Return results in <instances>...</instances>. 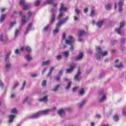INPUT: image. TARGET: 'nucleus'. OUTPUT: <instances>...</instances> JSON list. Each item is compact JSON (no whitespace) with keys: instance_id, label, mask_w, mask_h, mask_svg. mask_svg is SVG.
<instances>
[{"instance_id":"1","label":"nucleus","mask_w":126,"mask_h":126,"mask_svg":"<svg viewBox=\"0 0 126 126\" xmlns=\"http://www.w3.org/2000/svg\"><path fill=\"white\" fill-rule=\"evenodd\" d=\"M74 42H75V39L74 37L71 35H69L68 39L65 40V44H67V45H71L70 50L72 53H73V51H74V48L73 47V45H72V43H74Z\"/></svg>"},{"instance_id":"2","label":"nucleus","mask_w":126,"mask_h":126,"mask_svg":"<svg viewBox=\"0 0 126 126\" xmlns=\"http://www.w3.org/2000/svg\"><path fill=\"white\" fill-rule=\"evenodd\" d=\"M63 10L64 11H66V10H67V8H66V7H64V5L63 4V3L62 2L61 3V7L59 8V11L60 13L58 15V18L59 19H61V18L63 17V12H62Z\"/></svg>"},{"instance_id":"3","label":"nucleus","mask_w":126,"mask_h":126,"mask_svg":"<svg viewBox=\"0 0 126 126\" xmlns=\"http://www.w3.org/2000/svg\"><path fill=\"white\" fill-rule=\"evenodd\" d=\"M95 49L97 53H98L99 55H101L102 57H106V56H108V51H104V52H103L101 47L96 46Z\"/></svg>"},{"instance_id":"4","label":"nucleus","mask_w":126,"mask_h":126,"mask_svg":"<svg viewBox=\"0 0 126 126\" xmlns=\"http://www.w3.org/2000/svg\"><path fill=\"white\" fill-rule=\"evenodd\" d=\"M125 27V22L122 21L120 23V27L118 29H116L115 31L117 32L118 34L119 35H122V32H121V30H122V28Z\"/></svg>"},{"instance_id":"5","label":"nucleus","mask_w":126,"mask_h":126,"mask_svg":"<svg viewBox=\"0 0 126 126\" xmlns=\"http://www.w3.org/2000/svg\"><path fill=\"white\" fill-rule=\"evenodd\" d=\"M80 74H81V72L80 71V67H79L78 68L77 73L74 76V79L77 80V81H80L81 80V76H80Z\"/></svg>"},{"instance_id":"6","label":"nucleus","mask_w":126,"mask_h":126,"mask_svg":"<svg viewBox=\"0 0 126 126\" xmlns=\"http://www.w3.org/2000/svg\"><path fill=\"white\" fill-rule=\"evenodd\" d=\"M75 66H76V64H75V63H72L70 65V68L66 69V73H69L73 71V70L75 68Z\"/></svg>"},{"instance_id":"7","label":"nucleus","mask_w":126,"mask_h":126,"mask_svg":"<svg viewBox=\"0 0 126 126\" xmlns=\"http://www.w3.org/2000/svg\"><path fill=\"white\" fill-rule=\"evenodd\" d=\"M84 57V54L83 53L81 52L79 55L74 58V61L75 62H78L79 61H81Z\"/></svg>"},{"instance_id":"8","label":"nucleus","mask_w":126,"mask_h":126,"mask_svg":"<svg viewBox=\"0 0 126 126\" xmlns=\"http://www.w3.org/2000/svg\"><path fill=\"white\" fill-rule=\"evenodd\" d=\"M69 18V17H68V16H67L66 18L59 21L57 23V24H59V25L62 26V25L63 24V23H66L67 22V20H68Z\"/></svg>"},{"instance_id":"9","label":"nucleus","mask_w":126,"mask_h":126,"mask_svg":"<svg viewBox=\"0 0 126 126\" xmlns=\"http://www.w3.org/2000/svg\"><path fill=\"white\" fill-rule=\"evenodd\" d=\"M51 109H46L44 110H42L39 111V114L41 115H43L44 116L48 115L49 112H51Z\"/></svg>"},{"instance_id":"10","label":"nucleus","mask_w":126,"mask_h":126,"mask_svg":"<svg viewBox=\"0 0 126 126\" xmlns=\"http://www.w3.org/2000/svg\"><path fill=\"white\" fill-rule=\"evenodd\" d=\"M41 116V114H40V112L38 111L37 113H35L34 114L32 115H31L29 117L30 119H37V118H39Z\"/></svg>"},{"instance_id":"11","label":"nucleus","mask_w":126,"mask_h":126,"mask_svg":"<svg viewBox=\"0 0 126 126\" xmlns=\"http://www.w3.org/2000/svg\"><path fill=\"white\" fill-rule=\"evenodd\" d=\"M104 22H105V20H102L96 22V25L97 27H98V28H101V27H102V26H103Z\"/></svg>"},{"instance_id":"12","label":"nucleus","mask_w":126,"mask_h":126,"mask_svg":"<svg viewBox=\"0 0 126 126\" xmlns=\"http://www.w3.org/2000/svg\"><path fill=\"white\" fill-rule=\"evenodd\" d=\"M32 23H30L29 24L27 28V30L25 32V35H27V34L29 33V31H30V29L32 28Z\"/></svg>"},{"instance_id":"13","label":"nucleus","mask_w":126,"mask_h":126,"mask_svg":"<svg viewBox=\"0 0 126 126\" xmlns=\"http://www.w3.org/2000/svg\"><path fill=\"white\" fill-rule=\"evenodd\" d=\"M60 27H61V26L58 24H57L55 29L53 30V34H57V33H59L60 31Z\"/></svg>"},{"instance_id":"14","label":"nucleus","mask_w":126,"mask_h":126,"mask_svg":"<svg viewBox=\"0 0 126 126\" xmlns=\"http://www.w3.org/2000/svg\"><path fill=\"white\" fill-rule=\"evenodd\" d=\"M8 118H9L8 123L10 124L12 123V122H13V121L14 120V118H15V115H10L8 116Z\"/></svg>"},{"instance_id":"15","label":"nucleus","mask_w":126,"mask_h":126,"mask_svg":"<svg viewBox=\"0 0 126 126\" xmlns=\"http://www.w3.org/2000/svg\"><path fill=\"white\" fill-rule=\"evenodd\" d=\"M26 22H27L26 21V17L25 15H23L22 17V22H21V25L23 26H24L25 25Z\"/></svg>"},{"instance_id":"16","label":"nucleus","mask_w":126,"mask_h":126,"mask_svg":"<svg viewBox=\"0 0 126 126\" xmlns=\"http://www.w3.org/2000/svg\"><path fill=\"white\" fill-rule=\"evenodd\" d=\"M58 113L59 116H60V117L62 118H63V115L65 114L64 110H63V108H61L60 110H58Z\"/></svg>"},{"instance_id":"17","label":"nucleus","mask_w":126,"mask_h":126,"mask_svg":"<svg viewBox=\"0 0 126 126\" xmlns=\"http://www.w3.org/2000/svg\"><path fill=\"white\" fill-rule=\"evenodd\" d=\"M39 102H48V96L46 95L38 100Z\"/></svg>"},{"instance_id":"18","label":"nucleus","mask_w":126,"mask_h":126,"mask_svg":"<svg viewBox=\"0 0 126 126\" xmlns=\"http://www.w3.org/2000/svg\"><path fill=\"white\" fill-rule=\"evenodd\" d=\"M55 20H56V15H55V13H53L52 16L50 20V23L53 24L55 22Z\"/></svg>"},{"instance_id":"19","label":"nucleus","mask_w":126,"mask_h":126,"mask_svg":"<svg viewBox=\"0 0 126 126\" xmlns=\"http://www.w3.org/2000/svg\"><path fill=\"white\" fill-rule=\"evenodd\" d=\"M6 17V15L5 14H2L0 17V22L1 23L3 22V21H4V19H5Z\"/></svg>"},{"instance_id":"20","label":"nucleus","mask_w":126,"mask_h":126,"mask_svg":"<svg viewBox=\"0 0 126 126\" xmlns=\"http://www.w3.org/2000/svg\"><path fill=\"white\" fill-rule=\"evenodd\" d=\"M86 34V32H85V31H80L79 32L78 37H82V36H84V35H85Z\"/></svg>"},{"instance_id":"21","label":"nucleus","mask_w":126,"mask_h":126,"mask_svg":"<svg viewBox=\"0 0 126 126\" xmlns=\"http://www.w3.org/2000/svg\"><path fill=\"white\" fill-rule=\"evenodd\" d=\"M63 56L65 58V59H67V58H68L69 56V52L68 51H66L63 52Z\"/></svg>"},{"instance_id":"22","label":"nucleus","mask_w":126,"mask_h":126,"mask_svg":"<svg viewBox=\"0 0 126 126\" xmlns=\"http://www.w3.org/2000/svg\"><path fill=\"white\" fill-rule=\"evenodd\" d=\"M16 24V21H14L10 23L9 27L8 28V30H10L14 25Z\"/></svg>"},{"instance_id":"23","label":"nucleus","mask_w":126,"mask_h":126,"mask_svg":"<svg viewBox=\"0 0 126 126\" xmlns=\"http://www.w3.org/2000/svg\"><path fill=\"white\" fill-rule=\"evenodd\" d=\"M55 67L54 66H52L50 67V71L47 74V77H49L51 74H52V72H53V70H54Z\"/></svg>"},{"instance_id":"24","label":"nucleus","mask_w":126,"mask_h":126,"mask_svg":"<svg viewBox=\"0 0 126 126\" xmlns=\"http://www.w3.org/2000/svg\"><path fill=\"white\" fill-rule=\"evenodd\" d=\"M60 86H61V85H56L54 88V89H52V91H54V92H57V91L59 90V88H60Z\"/></svg>"},{"instance_id":"25","label":"nucleus","mask_w":126,"mask_h":126,"mask_svg":"<svg viewBox=\"0 0 126 126\" xmlns=\"http://www.w3.org/2000/svg\"><path fill=\"white\" fill-rule=\"evenodd\" d=\"M10 67H11V64L10 63H7L5 64V68L7 70H8V69H10Z\"/></svg>"},{"instance_id":"26","label":"nucleus","mask_w":126,"mask_h":126,"mask_svg":"<svg viewBox=\"0 0 126 126\" xmlns=\"http://www.w3.org/2000/svg\"><path fill=\"white\" fill-rule=\"evenodd\" d=\"M10 54H11V51H10L9 53H7L5 59V62H6L7 60H8V58H9V56H10Z\"/></svg>"},{"instance_id":"27","label":"nucleus","mask_w":126,"mask_h":126,"mask_svg":"<svg viewBox=\"0 0 126 126\" xmlns=\"http://www.w3.org/2000/svg\"><path fill=\"white\" fill-rule=\"evenodd\" d=\"M123 66L124 64H123V63H121L119 65H115V67H117V68H122V67H123Z\"/></svg>"},{"instance_id":"28","label":"nucleus","mask_w":126,"mask_h":126,"mask_svg":"<svg viewBox=\"0 0 126 126\" xmlns=\"http://www.w3.org/2000/svg\"><path fill=\"white\" fill-rule=\"evenodd\" d=\"M98 53L96 54V59L97 61H101V56Z\"/></svg>"},{"instance_id":"29","label":"nucleus","mask_w":126,"mask_h":126,"mask_svg":"<svg viewBox=\"0 0 126 126\" xmlns=\"http://www.w3.org/2000/svg\"><path fill=\"white\" fill-rule=\"evenodd\" d=\"M50 60L43 62H42L41 65L44 66V65H46V64H49V63H50Z\"/></svg>"},{"instance_id":"30","label":"nucleus","mask_w":126,"mask_h":126,"mask_svg":"<svg viewBox=\"0 0 126 126\" xmlns=\"http://www.w3.org/2000/svg\"><path fill=\"white\" fill-rule=\"evenodd\" d=\"M71 86V81H69L68 82V85L65 87V89L67 90L70 88Z\"/></svg>"},{"instance_id":"31","label":"nucleus","mask_w":126,"mask_h":126,"mask_svg":"<svg viewBox=\"0 0 126 126\" xmlns=\"http://www.w3.org/2000/svg\"><path fill=\"white\" fill-rule=\"evenodd\" d=\"M20 5H25V0H20V3H19Z\"/></svg>"},{"instance_id":"32","label":"nucleus","mask_w":126,"mask_h":126,"mask_svg":"<svg viewBox=\"0 0 126 126\" xmlns=\"http://www.w3.org/2000/svg\"><path fill=\"white\" fill-rule=\"evenodd\" d=\"M17 113V110H16V108H13L11 111V114H16Z\"/></svg>"},{"instance_id":"33","label":"nucleus","mask_w":126,"mask_h":126,"mask_svg":"<svg viewBox=\"0 0 126 126\" xmlns=\"http://www.w3.org/2000/svg\"><path fill=\"white\" fill-rule=\"evenodd\" d=\"M113 120H115V122H118V121L119 120V116L117 115H115L113 117Z\"/></svg>"},{"instance_id":"34","label":"nucleus","mask_w":126,"mask_h":126,"mask_svg":"<svg viewBox=\"0 0 126 126\" xmlns=\"http://www.w3.org/2000/svg\"><path fill=\"white\" fill-rule=\"evenodd\" d=\"M26 51H27V52H28V53H31V48H30V47H29V46H27L26 47Z\"/></svg>"},{"instance_id":"35","label":"nucleus","mask_w":126,"mask_h":126,"mask_svg":"<svg viewBox=\"0 0 126 126\" xmlns=\"http://www.w3.org/2000/svg\"><path fill=\"white\" fill-rule=\"evenodd\" d=\"M84 93H85V92H84V89H83V88H82L80 91V95L82 96L83 94H84Z\"/></svg>"},{"instance_id":"36","label":"nucleus","mask_w":126,"mask_h":126,"mask_svg":"<svg viewBox=\"0 0 126 126\" xmlns=\"http://www.w3.org/2000/svg\"><path fill=\"white\" fill-rule=\"evenodd\" d=\"M86 103V101L83 100L82 103H80V107L82 108V107Z\"/></svg>"},{"instance_id":"37","label":"nucleus","mask_w":126,"mask_h":126,"mask_svg":"<svg viewBox=\"0 0 126 126\" xmlns=\"http://www.w3.org/2000/svg\"><path fill=\"white\" fill-rule=\"evenodd\" d=\"M105 8L106 9H107V10H109V9H111V4H107L106 6H105Z\"/></svg>"},{"instance_id":"38","label":"nucleus","mask_w":126,"mask_h":126,"mask_svg":"<svg viewBox=\"0 0 126 126\" xmlns=\"http://www.w3.org/2000/svg\"><path fill=\"white\" fill-rule=\"evenodd\" d=\"M26 58L27 59V61L28 62H29V61H31V60H32V57H31L30 55H26Z\"/></svg>"},{"instance_id":"39","label":"nucleus","mask_w":126,"mask_h":126,"mask_svg":"<svg viewBox=\"0 0 126 126\" xmlns=\"http://www.w3.org/2000/svg\"><path fill=\"white\" fill-rule=\"evenodd\" d=\"M94 15H95V12L94 11V10H91L90 16H94Z\"/></svg>"},{"instance_id":"40","label":"nucleus","mask_w":126,"mask_h":126,"mask_svg":"<svg viewBox=\"0 0 126 126\" xmlns=\"http://www.w3.org/2000/svg\"><path fill=\"white\" fill-rule=\"evenodd\" d=\"M35 6H39L40 5V0H36L34 3Z\"/></svg>"},{"instance_id":"41","label":"nucleus","mask_w":126,"mask_h":126,"mask_svg":"<svg viewBox=\"0 0 126 126\" xmlns=\"http://www.w3.org/2000/svg\"><path fill=\"white\" fill-rule=\"evenodd\" d=\"M56 59L57 60H58V61H60V60H62V59H63V57H62L61 55H59L56 57Z\"/></svg>"},{"instance_id":"42","label":"nucleus","mask_w":126,"mask_h":126,"mask_svg":"<svg viewBox=\"0 0 126 126\" xmlns=\"http://www.w3.org/2000/svg\"><path fill=\"white\" fill-rule=\"evenodd\" d=\"M118 5L119 7H123V5H124V2L123 1H120L118 3Z\"/></svg>"},{"instance_id":"43","label":"nucleus","mask_w":126,"mask_h":126,"mask_svg":"<svg viewBox=\"0 0 126 126\" xmlns=\"http://www.w3.org/2000/svg\"><path fill=\"white\" fill-rule=\"evenodd\" d=\"M49 27H50V26L47 25L46 27H45L43 28V31H48V30H49Z\"/></svg>"},{"instance_id":"44","label":"nucleus","mask_w":126,"mask_h":126,"mask_svg":"<svg viewBox=\"0 0 126 126\" xmlns=\"http://www.w3.org/2000/svg\"><path fill=\"white\" fill-rule=\"evenodd\" d=\"M47 85V81L44 80L42 83V86H43V87H45Z\"/></svg>"},{"instance_id":"45","label":"nucleus","mask_w":126,"mask_h":126,"mask_svg":"<svg viewBox=\"0 0 126 126\" xmlns=\"http://www.w3.org/2000/svg\"><path fill=\"white\" fill-rule=\"evenodd\" d=\"M22 6H23V9L24 10H25L26 9H28V5H26L25 4V5H23Z\"/></svg>"},{"instance_id":"46","label":"nucleus","mask_w":126,"mask_h":126,"mask_svg":"<svg viewBox=\"0 0 126 126\" xmlns=\"http://www.w3.org/2000/svg\"><path fill=\"white\" fill-rule=\"evenodd\" d=\"M117 44V40H113L111 42V46H114V45H116Z\"/></svg>"},{"instance_id":"47","label":"nucleus","mask_w":126,"mask_h":126,"mask_svg":"<svg viewBox=\"0 0 126 126\" xmlns=\"http://www.w3.org/2000/svg\"><path fill=\"white\" fill-rule=\"evenodd\" d=\"M18 33H19V31H18V30H16L14 33L15 37H16L17 36Z\"/></svg>"},{"instance_id":"48","label":"nucleus","mask_w":126,"mask_h":126,"mask_svg":"<svg viewBox=\"0 0 126 126\" xmlns=\"http://www.w3.org/2000/svg\"><path fill=\"white\" fill-rule=\"evenodd\" d=\"M32 14H33V13L32 12L29 11L28 12V15L29 18L31 17V16H32Z\"/></svg>"},{"instance_id":"49","label":"nucleus","mask_w":126,"mask_h":126,"mask_svg":"<svg viewBox=\"0 0 126 126\" xmlns=\"http://www.w3.org/2000/svg\"><path fill=\"white\" fill-rule=\"evenodd\" d=\"M75 11L77 15H78L80 12V10L78 9H75Z\"/></svg>"},{"instance_id":"50","label":"nucleus","mask_w":126,"mask_h":126,"mask_svg":"<svg viewBox=\"0 0 126 126\" xmlns=\"http://www.w3.org/2000/svg\"><path fill=\"white\" fill-rule=\"evenodd\" d=\"M19 85V83L17 82L16 83L13 87V89H15L16 87H17V86Z\"/></svg>"},{"instance_id":"51","label":"nucleus","mask_w":126,"mask_h":126,"mask_svg":"<svg viewBox=\"0 0 126 126\" xmlns=\"http://www.w3.org/2000/svg\"><path fill=\"white\" fill-rule=\"evenodd\" d=\"M47 3H52V4L54 5V6H57V4H55L53 2H52V1H47Z\"/></svg>"},{"instance_id":"52","label":"nucleus","mask_w":126,"mask_h":126,"mask_svg":"<svg viewBox=\"0 0 126 126\" xmlns=\"http://www.w3.org/2000/svg\"><path fill=\"white\" fill-rule=\"evenodd\" d=\"M106 99V95H103L102 98L100 100V102H102V101H104Z\"/></svg>"},{"instance_id":"53","label":"nucleus","mask_w":126,"mask_h":126,"mask_svg":"<svg viewBox=\"0 0 126 126\" xmlns=\"http://www.w3.org/2000/svg\"><path fill=\"white\" fill-rule=\"evenodd\" d=\"M28 98H29V97L28 96L25 98V100L23 101V104H25V103L27 102V100H28Z\"/></svg>"},{"instance_id":"54","label":"nucleus","mask_w":126,"mask_h":126,"mask_svg":"<svg viewBox=\"0 0 126 126\" xmlns=\"http://www.w3.org/2000/svg\"><path fill=\"white\" fill-rule=\"evenodd\" d=\"M0 41H3V34H1L0 35Z\"/></svg>"},{"instance_id":"55","label":"nucleus","mask_w":126,"mask_h":126,"mask_svg":"<svg viewBox=\"0 0 126 126\" xmlns=\"http://www.w3.org/2000/svg\"><path fill=\"white\" fill-rule=\"evenodd\" d=\"M125 42H126V38H121V43H125Z\"/></svg>"},{"instance_id":"56","label":"nucleus","mask_w":126,"mask_h":126,"mask_svg":"<svg viewBox=\"0 0 126 126\" xmlns=\"http://www.w3.org/2000/svg\"><path fill=\"white\" fill-rule=\"evenodd\" d=\"M15 54L16 55H18V54H20V53H19V50L18 49H16V50L15 51Z\"/></svg>"},{"instance_id":"57","label":"nucleus","mask_w":126,"mask_h":126,"mask_svg":"<svg viewBox=\"0 0 126 126\" xmlns=\"http://www.w3.org/2000/svg\"><path fill=\"white\" fill-rule=\"evenodd\" d=\"M56 80H57V81H60V80H61V77L60 76L56 77Z\"/></svg>"},{"instance_id":"58","label":"nucleus","mask_w":126,"mask_h":126,"mask_svg":"<svg viewBox=\"0 0 126 126\" xmlns=\"http://www.w3.org/2000/svg\"><path fill=\"white\" fill-rule=\"evenodd\" d=\"M88 11V8L86 7L84 9V12L85 13H87V12Z\"/></svg>"},{"instance_id":"59","label":"nucleus","mask_w":126,"mask_h":126,"mask_svg":"<svg viewBox=\"0 0 126 126\" xmlns=\"http://www.w3.org/2000/svg\"><path fill=\"white\" fill-rule=\"evenodd\" d=\"M77 89H78V87H77L73 88L72 89L73 92H74V91H75V90H76Z\"/></svg>"},{"instance_id":"60","label":"nucleus","mask_w":126,"mask_h":126,"mask_svg":"<svg viewBox=\"0 0 126 126\" xmlns=\"http://www.w3.org/2000/svg\"><path fill=\"white\" fill-rule=\"evenodd\" d=\"M74 21H77L78 20V18H77L76 16H75L74 17Z\"/></svg>"},{"instance_id":"61","label":"nucleus","mask_w":126,"mask_h":126,"mask_svg":"<svg viewBox=\"0 0 126 126\" xmlns=\"http://www.w3.org/2000/svg\"><path fill=\"white\" fill-rule=\"evenodd\" d=\"M122 114H123V116H126V110H124L122 112Z\"/></svg>"},{"instance_id":"62","label":"nucleus","mask_w":126,"mask_h":126,"mask_svg":"<svg viewBox=\"0 0 126 126\" xmlns=\"http://www.w3.org/2000/svg\"><path fill=\"white\" fill-rule=\"evenodd\" d=\"M0 86L3 87V83L1 82V80H0Z\"/></svg>"},{"instance_id":"63","label":"nucleus","mask_w":126,"mask_h":126,"mask_svg":"<svg viewBox=\"0 0 126 126\" xmlns=\"http://www.w3.org/2000/svg\"><path fill=\"white\" fill-rule=\"evenodd\" d=\"M46 70H47V68H45L43 70H42V74H44L45 72H46Z\"/></svg>"},{"instance_id":"64","label":"nucleus","mask_w":126,"mask_h":126,"mask_svg":"<svg viewBox=\"0 0 126 126\" xmlns=\"http://www.w3.org/2000/svg\"><path fill=\"white\" fill-rule=\"evenodd\" d=\"M63 39H65V33H63Z\"/></svg>"}]
</instances>
